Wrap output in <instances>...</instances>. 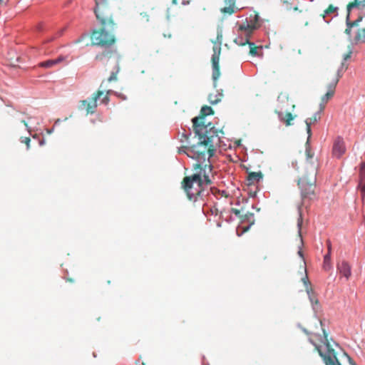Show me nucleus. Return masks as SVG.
I'll list each match as a JSON object with an SVG mask.
<instances>
[{"label":"nucleus","instance_id":"f257e3e1","mask_svg":"<svg viewBox=\"0 0 365 365\" xmlns=\"http://www.w3.org/2000/svg\"><path fill=\"white\" fill-rule=\"evenodd\" d=\"M194 168L195 170H199V171L192 175L185 176L181 182V185L189 200L197 201L203 195V186L212 183L207 173V169L209 170V172H211L212 167L211 165L206 164L202 168V165L197 163L194 165Z\"/></svg>","mask_w":365,"mask_h":365},{"label":"nucleus","instance_id":"f03ea898","mask_svg":"<svg viewBox=\"0 0 365 365\" xmlns=\"http://www.w3.org/2000/svg\"><path fill=\"white\" fill-rule=\"evenodd\" d=\"M199 138V142L196 145H191L188 150L191 158L196 159L199 162L205 160L206 158L209 160L215 154V143L219 141L218 130H210L202 133H195Z\"/></svg>","mask_w":365,"mask_h":365},{"label":"nucleus","instance_id":"7ed1b4c3","mask_svg":"<svg viewBox=\"0 0 365 365\" xmlns=\"http://www.w3.org/2000/svg\"><path fill=\"white\" fill-rule=\"evenodd\" d=\"M319 325L322 334L310 333V342L314 346L315 350L318 351L326 365H341L336 357V354L329 341L328 335L322 327L321 321H319Z\"/></svg>","mask_w":365,"mask_h":365},{"label":"nucleus","instance_id":"20e7f679","mask_svg":"<svg viewBox=\"0 0 365 365\" xmlns=\"http://www.w3.org/2000/svg\"><path fill=\"white\" fill-rule=\"evenodd\" d=\"M317 170L312 168L311 171L305 175L301 177L298 180V185L301 190L302 202L297 206L299 217L297 220L298 234L302 238L301 230L303 222V216L302 208L306 204L307 200H312L314 196L315 182H316ZM302 241V239H301Z\"/></svg>","mask_w":365,"mask_h":365},{"label":"nucleus","instance_id":"39448f33","mask_svg":"<svg viewBox=\"0 0 365 365\" xmlns=\"http://www.w3.org/2000/svg\"><path fill=\"white\" fill-rule=\"evenodd\" d=\"M96 7L94 13L101 26H108L109 29H115V23L113 20V9L108 0H95Z\"/></svg>","mask_w":365,"mask_h":365},{"label":"nucleus","instance_id":"423d86ee","mask_svg":"<svg viewBox=\"0 0 365 365\" xmlns=\"http://www.w3.org/2000/svg\"><path fill=\"white\" fill-rule=\"evenodd\" d=\"M278 106L275 113L278 115L279 120L285 123L287 126L291 125V121L294 119L292 111L294 109L295 105L289 99L287 94L281 93L277 98Z\"/></svg>","mask_w":365,"mask_h":365},{"label":"nucleus","instance_id":"0eeeda50","mask_svg":"<svg viewBox=\"0 0 365 365\" xmlns=\"http://www.w3.org/2000/svg\"><path fill=\"white\" fill-rule=\"evenodd\" d=\"M113 31L114 29H109L108 26H101L100 29L93 30L91 34V44L102 47L113 45L115 41Z\"/></svg>","mask_w":365,"mask_h":365},{"label":"nucleus","instance_id":"6e6552de","mask_svg":"<svg viewBox=\"0 0 365 365\" xmlns=\"http://www.w3.org/2000/svg\"><path fill=\"white\" fill-rule=\"evenodd\" d=\"M96 59L103 61L108 67V69L110 70V76L107 81L110 83L116 81L120 71L119 56L113 51H103L96 55Z\"/></svg>","mask_w":365,"mask_h":365},{"label":"nucleus","instance_id":"1a4fd4ad","mask_svg":"<svg viewBox=\"0 0 365 365\" xmlns=\"http://www.w3.org/2000/svg\"><path fill=\"white\" fill-rule=\"evenodd\" d=\"M214 111L211 107L208 106L202 107L200 115L192 120L195 133H202V132H206V130H217L211 123H206L205 120L206 116L212 115Z\"/></svg>","mask_w":365,"mask_h":365},{"label":"nucleus","instance_id":"9d476101","mask_svg":"<svg viewBox=\"0 0 365 365\" xmlns=\"http://www.w3.org/2000/svg\"><path fill=\"white\" fill-rule=\"evenodd\" d=\"M212 42L214 43V46L213 54L211 59L212 66V78L214 87L216 88L217 81L220 76V56L221 53V44L222 43V32L221 30L217 31L216 40Z\"/></svg>","mask_w":365,"mask_h":365},{"label":"nucleus","instance_id":"9b49d317","mask_svg":"<svg viewBox=\"0 0 365 365\" xmlns=\"http://www.w3.org/2000/svg\"><path fill=\"white\" fill-rule=\"evenodd\" d=\"M103 95V91L99 89L95 92L88 100H82L79 101L78 110H86V114H93L97 108V101Z\"/></svg>","mask_w":365,"mask_h":365},{"label":"nucleus","instance_id":"f8f14e48","mask_svg":"<svg viewBox=\"0 0 365 365\" xmlns=\"http://www.w3.org/2000/svg\"><path fill=\"white\" fill-rule=\"evenodd\" d=\"M344 63H341V68H339L338 71H337V73H336V77L331 81V83L328 85V91L326 93V94H324L322 98H321V103L319 104V107L322 109H324L325 108V106L326 104L327 103V102L334 96V93H335V88H336V86L339 81V79L341 78V77L342 76V72H343V66H344Z\"/></svg>","mask_w":365,"mask_h":365},{"label":"nucleus","instance_id":"ddd939ff","mask_svg":"<svg viewBox=\"0 0 365 365\" xmlns=\"http://www.w3.org/2000/svg\"><path fill=\"white\" fill-rule=\"evenodd\" d=\"M336 269L341 277H344L346 281L351 277V266L344 259L337 262Z\"/></svg>","mask_w":365,"mask_h":365},{"label":"nucleus","instance_id":"4468645a","mask_svg":"<svg viewBox=\"0 0 365 365\" xmlns=\"http://www.w3.org/2000/svg\"><path fill=\"white\" fill-rule=\"evenodd\" d=\"M346 150L344 139L341 137L336 138L333 144L332 155L336 158H340L346 153Z\"/></svg>","mask_w":365,"mask_h":365},{"label":"nucleus","instance_id":"2eb2a0df","mask_svg":"<svg viewBox=\"0 0 365 365\" xmlns=\"http://www.w3.org/2000/svg\"><path fill=\"white\" fill-rule=\"evenodd\" d=\"M323 111L324 109L319 107V110L317 112H316L311 118H307L305 120V123L307 125V132L309 135V138L311 136L312 134L311 125L318 122L321 119Z\"/></svg>","mask_w":365,"mask_h":365},{"label":"nucleus","instance_id":"dca6fc26","mask_svg":"<svg viewBox=\"0 0 365 365\" xmlns=\"http://www.w3.org/2000/svg\"><path fill=\"white\" fill-rule=\"evenodd\" d=\"M302 281L303 282L304 284L306 287V291L307 292V294L309 296V300L312 304H318L319 301L317 299L316 296L314 295V293L311 287H309L310 282L308 279V276L307 273L305 274V276L302 278Z\"/></svg>","mask_w":365,"mask_h":365},{"label":"nucleus","instance_id":"f3484780","mask_svg":"<svg viewBox=\"0 0 365 365\" xmlns=\"http://www.w3.org/2000/svg\"><path fill=\"white\" fill-rule=\"evenodd\" d=\"M225 6L220 9V11L225 15H232L237 11L236 0H224Z\"/></svg>","mask_w":365,"mask_h":365},{"label":"nucleus","instance_id":"a211bd4d","mask_svg":"<svg viewBox=\"0 0 365 365\" xmlns=\"http://www.w3.org/2000/svg\"><path fill=\"white\" fill-rule=\"evenodd\" d=\"M235 42L241 46L248 44L250 47V54L252 56L257 55V47L255 46L254 43L250 42L247 38H246L245 41H243V40L241 38H238L235 40Z\"/></svg>","mask_w":365,"mask_h":365},{"label":"nucleus","instance_id":"6ab92c4d","mask_svg":"<svg viewBox=\"0 0 365 365\" xmlns=\"http://www.w3.org/2000/svg\"><path fill=\"white\" fill-rule=\"evenodd\" d=\"M263 178V174L261 171L250 172L248 173L247 180L249 185L255 184L259 182Z\"/></svg>","mask_w":365,"mask_h":365},{"label":"nucleus","instance_id":"aec40b11","mask_svg":"<svg viewBox=\"0 0 365 365\" xmlns=\"http://www.w3.org/2000/svg\"><path fill=\"white\" fill-rule=\"evenodd\" d=\"M359 188L363 195H365V162L361 163L359 171Z\"/></svg>","mask_w":365,"mask_h":365},{"label":"nucleus","instance_id":"412c9836","mask_svg":"<svg viewBox=\"0 0 365 365\" xmlns=\"http://www.w3.org/2000/svg\"><path fill=\"white\" fill-rule=\"evenodd\" d=\"M255 29V26L253 24H250L248 22L244 23L239 26V30L241 31H245L247 38H248V36Z\"/></svg>","mask_w":365,"mask_h":365},{"label":"nucleus","instance_id":"4be33fe9","mask_svg":"<svg viewBox=\"0 0 365 365\" xmlns=\"http://www.w3.org/2000/svg\"><path fill=\"white\" fill-rule=\"evenodd\" d=\"M242 221L244 222L245 221H247L250 222V225L245 227H243V232H247L250 227L254 224V214L250 212H247L245 215L242 216Z\"/></svg>","mask_w":365,"mask_h":365},{"label":"nucleus","instance_id":"5701e85b","mask_svg":"<svg viewBox=\"0 0 365 365\" xmlns=\"http://www.w3.org/2000/svg\"><path fill=\"white\" fill-rule=\"evenodd\" d=\"M62 60H63L62 58H58L56 59H50V60L40 63L38 64V66L41 67H43V68H52L56 64L61 62Z\"/></svg>","mask_w":365,"mask_h":365},{"label":"nucleus","instance_id":"b1692460","mask_svg":"<svg viewBox=\"0 0 365 365\" xmlns=\"http://www.w3.org/2000/svg\"><path fill=\"white\" fill-rule=\"evenodd\" d=\"M222 96L223 94L222 93L216 91L215 93H212L209 95L208 101L211 104L215 105L221 101Z\"/></svg>","mask_w":365,"mask_h":365},{"label":"nucleus","instance_id":"393cba45","mask_svg":"<svg viewBox=\"0 0 365 365\" xmlns=\"http://www.w3.org/2000/svg\"><path fill=\"white\" fill-rule=\"evenodd\" d=\"M104 83H105V81H103L100 86V88L102 89L101 91H103L104 92V89L106 88V86H104ZM113 91L112 90H108L106 91V93H103V97L101 100V103L103 104H105V105H108L109 101H110V97L109 96L113 93Z\"/></svg>","mask_w":365,"mask_h":365},{"label":"nucleus","instance_id":"a878e982","mask_svg":"<svg viewBox=\"0 0 365 365\" xmlns=\"http://www.w3.org/2000/svg\"><path fill=\"white\" fill-rule=\"evenodd\" d=\"M331 268H332V264H331V257L329 256V254H327L324 257L323 269L325 271H329V270L331 269Z\"/></svg>","mask_w":365,"mask_h":365},{"label":"nucleus","instance_id":"bb28decb","mask_svg":"<svg viewBox=\"0 0 365 365\" xmlns=\"http://www.w3.org/2000/svg\"><path fill=\"white\" fill-rule=\"evenodd\" d=\"M361 20H362V17L359 16L356 20H355L354 21H351V22H348L347 23V28L345 30L346 34L349 35L350 33H351V28L353 26H357L359 22H360Z\"/></svg>","mask_w":365,"mask_h":365},{"label":"nucleus","instance_id":"cd10ccee","mask_svg":"<svg viewBox=\"0 0 365 365\" xmlns=\"http://www.w3.org/2000/svg\"><path fill=\"white\" fill-rule=\"evenodd\" d=\"M355 41L357 42L365 41V28L359 29L355 36Z\"/></svg>","mask_w":365,"mask_h":365},{"label":"nucleus","instance_id":"c85d7f7f","mask_svg":"<svg viewBox=\"0 0 365 365\" xmlns=\"http://www.w3.org/2000/svg\"><path fill=\"white\" fill-rule=\"evenodd\" d=\"M337 9V7L330 4L327 9L324 10V13L322 14V16L323 19H325L327 15L336 12Z\"/></svg>","mask_w":365,"mask_h":365},{"label":"nucleus","instance_id":"c756f323","mask_svg":"<svg viewBox=\"0 0 365 365\" xmlns=\"http://www.w3.org/2000/svg\"><path fill=\"white\" fill-rule=\"evenodd\" d=\"M191 149V146H188L186 145H182L178 150L179 153H185L186 154L189 158H191V155L189 154L188 150Z\"/></svg>","mask_w":365,"mask_h":365},{"label":"nucleus","instance_id":"7c9ffc66","mask_svg":"<svg viewBox=\"0 0 365 365\" xmlns=\"http://www.w3.org/2000/svg\"><path fill=\"white\" fill-rule=\"evenodd\" d=\"M190 135V133H182L180 135V142L182 143H188Z\"/></svg>","mask_w":365,"mask_h":365},{"label":"nucleus","instance_id":"2f4dec72","mask_svg":"<svg viewBox=\"0 0 365 365\" xmlns=\"http://www.w3.org/2000/svg\"><path fill=\"white\" fill-rule=\"evenodd\" d=\"M21 142L26 144L27 149L30 148L31 139L29 137H21Z\"/></svg>","mask_w":365,"mask_h":365},{"label":"nucleus","instance_id":"473e14b6","mask_svg":"<svg viewBox=\"0 0 365 365\" xmlns=\"http://www.w3.org/2000/svg\"><path fill=\"white\" fill-rule=\"evenodd\" d=\"M210 212L212 215L217 216L219 214L220 211H219L218 208L215 205H214L210 207Z\"/></svg>","mask_w":365,"mask_h":365},{"label":"nucleus","instance_id":"72a5a7b5","mask_svg":"<svg viewBox=\"0 0 365 365\" xmlns=\"http://www.w3.org/2000/svg\"><path fill=\"white\" fill-rule=\"evenodd\" d=\"M232 213H234L236 216L240 217L242 219V216L241 215V210H238V209H236V208H232Z\"/></svg>","mask_w":365,"mask_h":365},{"label":"nucleus","instance_id":"f704fd0d","mask_svg":"<svg viewBox=\"0 0 365 365\" xmlns=\"http://www.w3.org/2000/svg\"><path fill=\"white\" fill-rule=\"evenodd\" d=\"M351 51H349L347 53L344 54L343 58L344 61H347L349 59L351 58Z\"/></svg>","mask_w":365,"mask_h":365},{"label":"nucleus","instance_id":"c9c22d12","mask_svg":"<svg viewBox=\"0 0 365 365\" xmlns=\"http://www.w3.org/2000/svg\"><path fill=\"white\" fill-rule=\"evenodd\" d=\"M327 248H328L327 254H329V256L331 257V242L329 241L327 242Z\"/></svg>","mask_w":365,"mask_h":365},{"label":"nucleus","instance_id":"e433bc0d","mask_svg":"<svg viewBox=\"0 0 365 365\" xmlns=\"http://www.w3.org/2000/svg\"><path fill=\"white\" fill-rule=\"evenodd\" d=\"M143 19H144L146 21H148V15L145 13L140 14Z\"/></svg>","mask_w":365,"mask_h":365},{"label":"nucleus","instance_id":"4c0bfd02","mask_svg":"<svg viewBox=\"0 0 365 365\" xmlns=\"http://www.w3.org/2000/svg\"><path fill=\"white\" fill-rule=\"evenodd\" d=\"M21 123H23L24 124V125L26 127L27 130L29 131L30 130H29L28 123L24 120H21Z\"/></svg>","mask_w":365,"mask_h":365},{"label":"nucleus","instance_id":"58836bf2","mask_svg":"<svg viewBox=\"0 0 365 365\" xmlns=\"http://www.w3.org/2000/svg\"><path fill=\"white\" fill-rule=\"evenodd\" d=\"M66 280L67 282H74V279H72V278H71V277H66Z\"/></svg>","mask_w":365,"mask_h":365},{"label":"nucleus","instance_id":"ea45409f","mask_svg":"<svg viewBox=\"0 0 365 365\" xmlns=\"http://www.w3.org/2000/svg\"><path fill=\"white\" fill-rule=\"evenodd\" d=\"M298 254L301 257H303L302 251L301 250L298 251Z\"/></svg>","mask_w":365,"mask_h":365},{"label":"nucleus","instance_id":"a19ab883","mask_svg":"<svg viewBox=\"0 0 365 365\" xmlns=\"http://www.w3.org/2000/svg\"><path fill=\"white\" fill-rule=\"evenodd\" d=\"M293 9H294V11H299V12H302V11H301V10H299V9H298V7H297V6H294V7L293 8Z\"/></svg>","mask_w":365,"mask_h":365},{"label":"nucleus","instance_id":"79ce46f5","mask_svg":"<svg viewBox=\"0 0 365 365\" xmlns=\"http://www.w3.org/2000/svg\"><path fill=\"white\" fill-rule=\"evenodd\" d=\"M284 106L285 108H286V107H289V108L290 107L289 106H288V104H287V103H284Z\"/></svg>","mask_w":365,"mask_h":365},{"label":"nucleus","instance_id":"37998d69","mask_svg":"<svg viewBox=\"0 0 365 365\" xmlns=\"http://www.w3.org/2000/svg\"><path fill=\"white\" fill-rule=\"evenodd\" d=\"M284 3L288 4V1H284Z\"/></svg>","mask_w":365,"mask_h":365},{"label":"nucleus","instance_id":"c03bdc74","mask_svg":"<svg viewBox=\"0 0 365 365\" xmlns=\"http://www.w3.org/2000/svg\"><path fill=\"white\" fill-rule=\"evenodd\" d=\"M298 53H299V54L301 53V50L300 49L298 50Z\"/></svg>","mask_w":365,"mask_h":365},{"label":"nucleus","instance_id":"a18cd8bd","mask_svg":"<svg viewBox=\"0 0 365 365\" xmlns=\"http://www.w3.org/2000/svg\"><path fill=\"white\" fill-rule=\"evenodd\" d=\"M3 2V0H0V3H2Z\"/></svg>","mask_w":365,"mask_h":365},{"label":"nucleus","instance_id":"49530a36","mask_svg":"<svg viewBox=\"0 0 365 365\" xmlns=\"http://www.w3.org/2000/svg\"><path fill=\"white\" fill-rule=\"evenodd\" d=\"M353 365H356V364H355V363H354V364H353Z\"/></svg>","mask_w":365,"mask_h":365}]
</instances>
